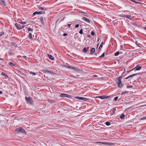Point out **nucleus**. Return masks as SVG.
I'll use <instances>...</instances> for the list:
<instances>
[{
  "label": "nucleus",
  "mask_w": 146,
  "mask_h": 146,
  "mask_svg": "<svg viewBox=\"0 0 146 146\" xmlns=\"http://www.w3.org/2000/svg\"><path fill=\"white\" fill-rule=\"evenodd\" d=\"M1 75L2 76H4L6 77H7V75L5 74V73L3 72L1 73Z\"/></svg>",
  "instance_id": "nucleus-27"
},
{
  "label": "nucleus",
  "mask_w": 146,
  "mask_h": 146,
  "mask_svg": "<svg viewBox=\"0 0 146 146\" xmlns=\"http://www.w3.org/2000/svg\"><path fill=\"white\" fill-rule=\"evenodd\" d=\"M67 35V33H64L63 35V36H66Z\"/></svg>",
  "instance_id": "nucleus-44"
},
{
  "label": "nucleus",
  "mask_w": 146,
  "mask_h": 146,
  "mask_svg": "<svg viewBox=\"0 0 146 146\" xmlns=\"http://www.w3.org/2000/svg\"><path fill=\"white\" fill-rule=\"evenodd\" d=\"M79 26V25L78 24H77L75 25V27L76 28H77Z\"/></svg>",
  "instance_id": "nucleus-42"
},
{
  "label": "nucleus",
  "mask_w": 146,
  "mask_h": 146,
  "mask_svg": "<svg viewBox=\"0 0 146 146\" xmlns=\"http://www.w3.org/2000/svg\"><path fill=\"white\" fill-rule=\"evenodd\" d=\"M29 72L30 74H32L33 76H35V75L36 74L34 72L31 71H29Z\"/></svg>",
  "instance_id": "nucleus-20"
},
{
  "label": "nucleus",
  "mask_w": 146,
  "mask_h": 146,
  "mask_svg": "<svg viewBox=\"0 0 146 146\" xmlns=\"http://www.w3.org/2000/svg\"><path fill=\"white\" fill-rule=\"evenodd\" d=\"M79 33L81 34H83V30L82 29H81L79 31Z\"/></svg>",
  "instance_id": "nucleus-33"
},
{
  "label": "nucleus",
  "mask_w": 146,
  "mask_h": 146,
  "mask_svg": "<svg viewBox=\"0 0 146 146\" xmlns=\"http://www.w3.org/2000/svg\"><path fill=\"white\" fill-rule=\"evenodd\" d=\"M119 52L118 51H117V52H116L115 53V56H118L119 54Z\"/></svg>",
  "instance_id": "nucleus-26"
},
{
  "label": "nucleus",
  "mask_w": 146,
  "mask_h": 146,
  "mask_svg": "<svg viewBox=\"0 0 146 146\" xmlns=\"http://www.w3.org/2000/svg\"><path fill=\"white\" fill-rule=\"evenodd\" d=\"M99 43H98V44H97V47H98V45H99Z\"/></svg>",
  "instance_id": "nucleus-59"
},
{
  "label": "nucleus",
  "mask_w": 146,
  "mask_h": 146,
  "mask_svg": "<svg viewBox=\"0 0 146 146\" xmlns=\"http://www.w3.org/2000/svg\"><path fill=\"white\" fill-rule=\"evenodd\" d=\"M83 51L84 52H87V50H86V47H85L83 50Z\"/></svg>",
  "instance_id": "nucleus-28"
},
{
  "label": "nucleus",
  "mask_w": 146,
  "mask_h": 146,
  "mask_svg": "<svg viewBox=\"0 0 146 146\" xmlns=\"http://www.w3.org/2000/svg\"><path fill=\"white\" fill-rule=\"evenodd\" d=\"M95 51V49L94 48H92L90 50V53L91 54H92Z\"/></svg>",
  "instance_id": "nucleus-15"
},
{
  "label": "nucleus",
  "mask_w": 146,
  "mask_h": 146,
  "mask_svg": "<svg viewBox=\"0 0 146 146\" xmlns=\"http://www.w3.org/2000/svg\"><path fill=\"white\" fill-rule=\"evenodd\" d=\"M15 131L17 133H20L24 134H26V132L25 130L21 127L17 128L16 129Z\"/></svg>",
  "instance_id": "nucleus-2"
},
{
  "label": "nucleus",
  "mask_w": 146,
  "mask_h": 146,
  "mask_svg": "<svg viewBox=\"0 0 146 146\" xmlns=\"http://www.w3.org/2000/svg\"><path fill=\"white\" fill-rule=\"evenodd\" d=\"M27 30H28V32L31 31L32 32L33 31V29L31 28H28Z\"/></svg>",
  "instance_id": "nucleus-21"
},
{
  "label": "nucleus",
  "mask_w": 146,
  "mask_h": 146,
  "mask_svg": "<svg viewBox=\"0 0 146 146\" xmlns=\"http://www.w3.org/2000/svg\"><path fill=\"white\" fill-rule=\"evenodd\" d=\"M125 17L129 19H130L131 18V16L129 15H125Z\"/></svg>",
  "instance_id": "nucleus-22"
},
{
  "label": "nucleus",
  "mask_w": 146,
  "mask_h": 146,
  "mask_svg": "<svg viewBox=\"0 0 146 146\" xmlns=\"http://www.w3.org/2000/svg\"><path fill=\"white\" fill-rule=\"evenodd\" d=\"M65 27H66V26L64 25V26H62V27L61 28H63V29H64V28H65Z\"/></svg>",
  "instance_id": "nucleus-45"
},
{
  "label": "nucleus",
  "mask_w": 146,
  "mask_h": 146,
  "mask_svg": "<svg viewBox=\"0 0 146 146\" xmlns=\"http://www.w3.org/2000/svg\"><path fill=\"white\" fill-rule=\"evenodd\" d=\"M20 25V27H22V26H21V25Z\"/></svg>",
  "instance_id": "nucleus-62"
},
{
  "label": "nucleus",
  "mask_w": 146,
  "mask_h": 146,
  "mask_svg": "<svg viewBox=\"0 0 146 146\" xmlns=\"http://www.w3.org/2000/svg\"><path fill=\"white\" fill-rule=\"evenodd\" d=\"M40 21L41 22V23L43 25H44V23L43 20V19L41 17L40 19Z\"/></svg>",
  "instance_id": "nucleus-19"
},
{
  "label": "nucleus",
  "mask_w": 146,
  "mask_h": 146,
  "mask_svg": "<svg viewBox=\"0 0 146 146\" xmlns=\"http://www.w3.org/2000/svg\"><path fill=\"white\" fill-rule=\"evenodd\" d=\"M101 48H98V50H100Z\"/></svg>",
  "instance_id": "nucleus-56"
},
{
  "label": "nucleus",
  "mask_w": 146,
  "mask_h": 146,
  "mask_svg": "<svg viewBox=\"0 0 146 146\" xmlns=\"http://www.w3.org/2000/svg\"><path fill=\"white\" fill-rule=\"evenodd\" d=\"M4 34V33L3 32H2L0 35V36H2V35H3Z\"/></svg>",
  "instance_id": "nucleus-46"
},
{
  "label": "nucleus",
  "mask_w": 146,
  "mask_h": 146,
  "mask_svg": "<svg viewBox=\"0 0 146 146\" xmlns=\"http://www.w3.org/2000/svg\"><path fill=\"white\" fill-rule=\"evenodd\" d=\"M100 143H102L103 144L107 145H111L113 144L112 143H109V142H100Z\"/></svg>",
  "instance_id": "nucleus-13"
},
{
  "label": "nucleus",
  "mask_w": 146,
  "mask_h": 146,
  "mask_svg": "<svg viewBox=\"0 0 146 146\" xmlns=\"http://www.w3.org/2000/svg\"><path fill=\"white\" fill-rule=\"evenodd\" d=\"M11 44L12 46H13L15 47H16L17 46V44L14 42H12L11 43Z\"/></svg>",
  "instance_id": "nucleus-16"
},
{
  "label": "nucleus",
  "mask_w": 146,
  "mask_h": 146,
  "mask_svg": "<svg viewBox=\"0 0 146 146\" xmlns=\"http://www.w3.org/2000/svg\"><path fill=\"white\" fill-rule=\"evenodd\" d=\"M26 101H27L28 103H31L32 101V99L30 97L27 98L26 97H25Z\"/></svg>",
  "instance_id": "nucleus-10"
},
{
  "label": "nucleus",
  "mask_w": 146,
  "mask_h": 146,
  "mask_svg": "<svg viewBox=\"0 0 146 146\" xmlns=\"http://www.w3.org/2000/svg\"><path fill=\"white\" fill-rule=\"evenodd\" d=\"M38 9L40 10H44V8H43L42 7H38Z\"/></svg>",
  "instance_id": "nucleus-36"
},
{
  "label": "nucleus",
  "mask_w": 146,
  "mask_h": 146,
  "mask_svg": "<svg viewBox=\"0 0 146 146\" xmlns=\"http://www.w3.org/2000/svg\"><path fill=\"white\" fill-rule=\"evenodd\" d=\"M23 57L25 58H27V57L25 56H23Z\"/></svg>",
  "instance_id": "nucleus-48"
},
{
  "label": "nucleus",
  "mask_w": 146,
  "mask_h": 146,
  "mask_svg": "<svg viewBox=\"0 0 146 146\" xmlns=\"http://www.w3.org/2000/svg\"><path fill=\"white\" fill-rule=\"evenodd\" d=\"M131 1L133 2H136V1H135L134 0H130Z\"/></svg>",
  "instance_id": "nucleus-47"
},
{
  "label": "nucleus",
  "mask_w": 146,
  "mask_h": 146,
  "mask_svg": "<svg viewBox=\"0 0 146 146\" xmlns=\"http://www.w3.org/2000/svg\"><path fill=\"white\" fill-rule=\"evenodd\" d=\"M133 79V78H131L130 79Z\"/></svg>",
  "instance_id": "nucleus-61"
},
{
  "label": "nucleus",
  "mask_w": 146,
  "mask_h": 146,
  "mask_svg": "<svg viewBox=\"0 0 146 146\" xmlns=\"http://www.w3.org/2000/svg\"><path fill=\"white\" fill-rule=\"evenodd\" d=\"M82 13H85V12H82Z\"/></svg>",
  "instance_id": "nucleus-60"
},
{
  "label": "nucleus",
  "mask_w": 146,
  "mask_h": 146,
  "mask_svg": "<svg viewBox=\"0 0 146 146\" xmlns=\"http://www.w3.org/2000/svg\"><path fill=\"white\" fill-rule=\"evenodd\" d=\"M68 66H66V65H65V66H64V67H67V68H68Z\"/></svg>",
  "instance_id": "nucleus-53"
},
{
  "label": "nucleus",
  "mask_w": 146,
  "mask_h": 146,
  "mask_svg": "<svg viewBox=\"0 0 146 146\" xmlns=\"http://www.w3.org/2000/svg\"><path fill=\"white\" fill-rule=\"evenodd\" d=\"M141 68V67L140 66H139V65L137 66L134 68L132 69L129 71H131L133 70H135V71L139 70Z\"/></svg>",
  "instance_id": "nucleus-5"
},
{
  "label": "nucleus",
  "mask_w": 146,
  "mask_h": 146,
  "mask_svg": "<svg viewBox=\"0 0 146 146\" xmlns=\"http://www.w3.org/2000/svg\"><path fill=\"white\" fill-rule=\"evenodd\" d=\"M0 4L4 6L6 5V3L4 0H0Z\"/></svg>",
  "instance_id": "nucleus-12"
},
{
  "label": "nucleus",
  "mask_w": 146,
  "mask_h": 146,
  "mask_svg": "<svg viewBox=\"0 0 146 146\" xmlns=\"http://www.w3.org/2000/svg\"><path fill=\"white\" fill-rule=\"evenodd\" d=\"M94 77H97V76L96 75H94Z\"/></svg>",
  "instance_id": "nucleus-58"
},
{
  "label": "nucleus",
  "mask_w": 146,
  "mask_h": 146,
  "mask_svg": "<svg viewBox=\"0 0 146 146\" xmlns=\"http://www.w3.org/2000/svg\"><path fill=\"white\" fill-rule=\"evenodd\" d=\"M44 12L42 11H36L34 12L33 14V16H34L37 14H43Z\"/></svg>",
  "instance_id": "nucleus-8"
},
{
  "label": "nucleus",
  "mask_w": 146,
  "mask_h": 146,
  "mask_svg": "<svg viewBox=\"0 0 146 146\" xmlns=\"http://www.w3.org/2000/svg\"><path fill=\"white\" fill-rule=\"evenodd\" d=\"M132 87L133 86L132 85L127 86V88H132Z\"/></svg>",
  "instance_id": "nucleus-38"
},
{
  "label": "nucleus",
  "mask_w": 146,
  "mask_h": 146,
  "mask_svg": "<svg viewBox=\"0 0 146 146\" xmlns=\"http://www.w3.org/2000/svg\"><path fill=\"white\" fill-rule=\"evenodd\" d=\"M76 99H78L81 100H83L84 101H87L88 100V99L87 98L81 97L76 96Z\"/></svg>",
  "instance_id": "nucleus-7"
},
{
  "label": "nucleus",
  "mask_w": 146,
  "mask_h": 146,
  "mask_svg": "<svg viewBox=\"0 0 146 146\" xmlns=\"http://www.w3.org/2000/svg\"><path fill=\"white\" fill-rule=\"evenodd\" d=\"M9 64L11 65V66H15V64L11 62H10L9 63Z\"/></svg>",
  "instance_id": "nucleus-24"
},
{
  "label": "nucleus",
  "mask_w": 146,
  "mask_h": 146,
  "mask_svg": "<svg viewBox=\"0 0 146 146\" xmlns=\"http://www.w3.org/2000/svg\"><path fill=\"white\" fill-rule=\"evenodd\" d=\"M82 19L83 20L88 23H90V20L87 19V18H85V17H83L82 18Z\"/></svg>",
  "instance_id": "nucleus-11"
},
{
  "label": "nucleus",
  "mask_w": 146,
  "mask_h": 146,
  "mask_svg": "<svg viewBox=\"0 0 146 146\" xmlns=\"http://www.w3.org/2000/svg\"><path fill=\"white\" fill-rule=\"evenodd\" d=\"M0 93L1 94H2V91H0Z\"/></svg>",
  "instance_id": "nucleus-54"
},
{
  "label": "nucleus",
  "mask_w": 146,
  "mask_h": 146,
  "mask_svg": "<svg viewBox=\"0 0 146 146\" xmlns=\"http://www.w3.org/2000/svg\"><path fill=\"white\" fill-rule=\"evenodd\" d=\"M60 96L61 97H67L68 98H70L71 97V96L68 95H67L66 94H61L60 95Z\"/></svg>",
  "instance_id": "nucleus-9"
},
{
  "label": "nucleus",
  "mask_w": 146,
  "mask_h": 146,
  "mask_svg": "<svg viewBox=\"0 0 146 146\" xmlns=\"http://www.w3.org/2000/svg\"><path fill=\"white\" fill-rule=\"evenodd\" d=\"M74 78H75L77 80H78V78H82L75 77L74 76Z\"/></svg>",
  "instance_id": "nucleus-43"
},
{
  "label": "nucleus",
  "mask_w": 146,
  "mask_h": 146,
  "mask_svg": "<svg viewBox=\"0 0 146 146\" xmlns=\"http://www.w3.org/2000/svg\"><path fill=\"white\" fill-rule=\"evenodd\" d=\"M111 97L110 96H105V99H108Z\"/></svg>",
  "instance_id": "nucleus-35"
},
{
  "label": "nucleus",
  "mask_w": 146,
  "mask_h": 146,
  "mask_svg": "<svg viewBox=\"0 0 146 146\" xmlns=\"http://www.w3.org/2000/svg\"><path fill=\"white\" fill-rule=\"evenodd\" d=\"M97 98H101L102 99H105V96H98L97 97Z\"/></svg>",
  "instance_id": "nucleus-18"
},
{
  "label": "nucleus",
  "mask_w": 146,
  "mask_h": 146,
  "mask_svg": "<svg viewBox=\"0 0 146 146\" xmlns=\"http://www.w3.org/2000/svg\"><path fill=\"white\" fill-rule=\"evenodd\" d=\"M137 41H136V42H135V43H137Z\"/></svg>",
  "instance_id": "nucleus-63"
},
{
  "label": "nucleus",
  "mask_w": 146,
  "mask_h": 146,
  "mask_svg": "<svg viewBox=\"0 0 146 146\" xmlns=\"http://www.w3.org/2000/svg\"><path fill=\"white\" fill-rule=\"evenodd\" d=\"M71 66H68V68H70L71 69Z\"/></svg>",
  "instance_id": "nucleus-51"
},
{
  "label": "nucleus",
  "mask_w": 146,
  "mask_h": 146,
  "mask_svg": "<svg viewBox=\"0 0 146 146\" xmlns=\"http://www.w3.org/2000/svg\"><path fill=\"white\" fill-rule=\"evenodd\" d=\"M106 125H108H108H110V123L109 122V121H107L106 122Z\"/></svg>",
  "instance_id": "nucleus-29"
},
{
  "label": "nucleus",
  "mask_w": 146,
  "mask_h": 146,
  "mask_svg": "<svg viewBox=\"0 0 146 146\" xmlns=\"http://www.w3.org/2000/svg\"><path fill=\"white\" fill-rule=\"evenodd\" d=\"M118 98V97L117 96L115 97L114 98V100L115 101H116L117 100Z\"/></svg>",
  "instance_id": "nucleus-39"
},
{
  "label": "nucleus",
  "mask_w": 146,
  "mask_h": 146,
  "mask_svg": "<svg viewBox=\"0 0 146 146\" xmlns=\"http://www.w3.org/2000/svg\"><path fill=\"white\" fill-rule=\"evenodd\" d=\"M29 38L31 39H32V34L31 33H29Z\"/></svg>",
  "instance_id": "nucleus-23"
},
{
  "label": "nucleus",
  "mask_w": 146,
  "mask_h": 146,
  "mask_svg": "<svg viewBox=\"0 0 146 146\" xmlns=\"http://www.w3.org/2000/svg\"><path fill=\"white\" fill-rule=\"evenodd\" d=\"M145 119H146V116L142 117L140 119L141 120H143Z\"/></svg>",
  "instance_id": "nucleus-34"
},
{
  "label": "nucleus",
  "mask_w": 146,
  "mask_h": 146,
  "mask_svg": "<svg viewBox=\"0 0 146 146\" xmlns=\"http://www.w3.org/2000/svg\"><path fill=\"white\" fill-rule=\"evenodd\" d=\"M135 3H139V4H141V3L139 2H138L136 1V2H135Z\"/></svg>",
  "instance_id": "nucleus-50"
},
{
  "label": "nucleus",
  "mask_w": 146,
  "mask_h": 146,
  "mask_svg": "<svg viewBox=\"0 0 146 146\" xmlns=\"http://www.w3.org/2000/svg\"><path fill=\"white\" fill-rule=\"evenodd\" d=\"M71 25V24H68V27H69V28L70 27V26Z\"/></svg>",
  "instance_id": "nucleus-52"
},
{
  "label": "nucleus",
  "mask_w": 146,
  "mask_h": 146,
  "mask_svg": "<svg viewBox=\"0 0 146 146\" xmlns=\"http://www.w3.org/2000/svg\"><path fill=\"white\" fill-rule=\"evenodd\" d=\"M138 74H133L129 76H128V77H126V78H125V79H127L128 78H129L131 77H132L133 76H135L137 75Z\"/></svg>",
  "instance_id": "nucleus-14"
},
{
  "label": "nucleus",
  "mask_w": 146,
  "mask_h": 146,
  "mask_svg": "<svg viewBox=\"0 0 146 146\" xmlns=\"http://www.w3.org/2000/svg\"><path fill=\"white\" fill-rule=\"evenodd\" d=\"M105 56V52L103 53L100 56H99V57H103Z\"/></svg>",
  "instance_id": "nucleus-32"
},
{
  "label": "nucleus",
  "mask_w": 146,
  "mask_h": 146,
  "mask_svg": "<svg viewBox=\"0 0 146 146\" xmlns=\"http://www.w3.org/2000/svg\"><path fill=\"white\" fill-rule=\"evenodd\" d=\"M15 25L17 29H21L25 27V26L24 25H23L22 26V27H20V25H18L17 23H16L15 24Z\"/></svg>",
  "instance_id": "nucleus-6"
},
{
  "label": "nucleus",
  "mask_w": 146,
  "mask_h": 146,
  "mask_svg": "<svg viewBox=\"0 0 146 146\" xmlns=\"http://www.w3.org/2000/svg\"><path fill=\"white\" fill-rule=\"evenodd\" d=\"M19 23L21 24H25L27 23V22L25 21L24 22H19Z\"/></svg>",
  "instance_id": "nucleus-31"
},
{
  "label": "nucleus",
  "mask_w": 146,
  "mask_h": 146,
  "mask_svg": "<svg viewBox=\"0 0 146 146\" xmlns=\"http://www.w3.org/2000/svg\"><path fill=\"white\" fill-rule=\"evenodd\" d=\"M127 93V92L126 91L125 92H122L121 94V95H123L125 93Z\"/></svg>",
  "instance_id": "nucleus-37"
},
{
  "label": "nucleus",
  "mask_w": 146,
  "mask_h": 146,
  "mask_svg": "<svg viewBox=\"0 0 146 146\" xmlns=\"http://www.w3.org/2000/svg\"><path fill=\"white\" fill-rule=\"evenodd\" d=\"M42 71L44 72L45 73H49L51 75H54L55 74V73L54 72H53L51 71H50L47 69L43 70H42Z\"/></svg>",
  "instance_id": "nucleus-3"
},
{
  "label": "nucleus",
  "mask_w": 146,
  "mask_h": 146,
  "mask_svg": "<svg viewBox=\"0 0 146 146\" xmlns=\"http://www.w3.org/2000/svg\"><path fill=\"white\" fill-rule=\"evenodd\" d=\"M48 58L51 60H54V58L52 55L48 54Z\"/></svg>",
  "instance_id": "nucleus-17"
},
{
  "label": "nucleus",
  "mask_w": 146,
  "mask_h": 146,
  "mask_svg": "<svg viewBox=\"0 0 146 146\" xmlns=\"http://www.w3.org/2000/svg\"><path fill=\"white\" fill-rule=\"evenodd\" d=\"M125 117V115L123 114H122L120 117L121 119H123Z\"/></svg>",
  "instance_id": "nucleus-25"
},
{
  "label": "nucleus",
  "mask_w": 146,
  "mask_h": 146,
  "mask_svg": "<svg viewBox=\"0 0 146 146\" xmlns=\"http://www.w3.org/2000/svg\"><path fill=\"white\" fill-rule=\"evenodd\" d=\"M122 78V76L118 77L117 78V80L116 81L118 87L119 88H121L123 86V84L121 82Z\"/></svg>",
  "instance_id": "nucleus-1"
},
{
  "label": "nucleus",
  "mask_w": 146,
  "mask_h": 146,
  "mask_svg": "<svg viewBox=\"0 0 146 146\" xmlns=\"http://www.w3.org/2000/svg\"><path fill=\"white\" fill-rule=\"evenodd\" d=\"M120 47H121V49H123V46L122 45H121V46H120Z\"/></svg>",
  "instance_id": "nucleus-49"
},
{
  "label": "nucleus",
  "mask_w": 146,
  "mask_h": 146,
  "mask_svg": "<svg viewBox=\"0 0 146 146\" xmlns=\"http://www.w3.org/2000/svg\"><path fill=\"white\" fill-rule=\"evenodd\" d=\"M71 69L74 70L76 72H80L81 70L78 68H77L73 66H72Z\"/></svg>",
  "instance_id": "nucleus-4"
},
{
  "label": "nucleus",
  "mask_w": 146,
  "mask_h": 146,
  "mask_svg": "<svg viewBox=\"0 0 146 146\" xmlns=\"http://www.w3.org/2000/svg\"><path fill=\"white\" fill-rule=\"evenodd\" d=\"M95 34V33L94 32V31H92L91 33V34L93 36Z\"/></svg>",
  "instance_id": "nucleus-41"
},
{
  "label": "nucleus",
  "mask_w": 146,
  "mask_h": 146,
  "mask_svg": "<svg viewBox=\"0 0 146 146\" xmlns=\"http://www.w3.org/2000/svg\"><path fill=\"white\" fill-rule=\"evenodd\" d=\"M144 29L146 31V27L144 28Z\"/></svg>",
  "instance_id": "nucleus-57"
},
{
  "label": "nucleus",
  "mask_w": 146,
  "mask_h": 146,
  "mask_svg": "<svg viewBox=\"0 0 146 146\" xmlns=\"http://www.w3.org/2000/svg\"><path fill=\"white\" fill-rule=\"evenodd\" d=\"M103 42H102L101 43V44L99 46V48H101L102 47L103 45Z\"/></svg>",
  "instance_id": "nucleus-30"
},
{
  "label": "nucleus",
  "mask_w": 146,
  "mask_h": 146,
  "mask_svg": "<svg viewBox=\"0 0 146 146\" xmlns=\"http://www.w3.org/2000/svg\"><path fill=\"white\" fill-rule=\"evenodd\" d=\"M116 110V108H114L113 110V114H114L115 113V111Z\"/></svg>",
  "instance_id": "nucleus-40"
},
{
  "label": "nucleus",
  "mask_w": 146,
  "mask_h": 146,
  "mask_svg": "<svg viewBox=\"0 0 146 146\" xmlns=\"http://www.w3.org/2000/svg\"><path fill=\"white\" fill-rule=\"evenodd\" d=\"M0 60H3V59L1 58H0Z\"/></svg>",
  "instance_id": "nucleus-55"
}]
</instances>
